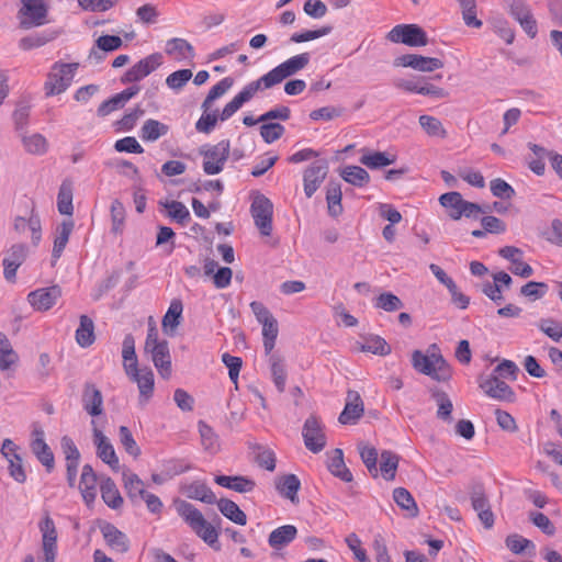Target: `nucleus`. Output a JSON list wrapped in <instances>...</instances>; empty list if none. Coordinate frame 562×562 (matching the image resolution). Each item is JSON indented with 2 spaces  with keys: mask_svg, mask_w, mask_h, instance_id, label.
I'll use <instances>...</instances> for the list:
<instances>
[{
  "mask_svg": "<svg viewBox=\"0 0 562 562\" xmlns=\"http://www.w3.org/2000/svg\"><path fill=\"white\" fill-rule=\"evenodd\" d=\"M311 60L310 53H302L290 57L270 71L247 83L222 110L221 119L227 121L255 94L265 89H270L281 83L284 79L292 77L304 69Z\"/></svg>",
  "mask_w": 562,
  "mask_h": 562,
  "instance_id": "obj_1",
  "label": "nucleus"
},
{
  "mask_svg": "<svg viewBox=\"0 0 562 562\" xmlns=\"http://www.w3.org/2000/svg\"><path fill=\"white\" fill-rule=\"evenodd\" d=\"M173 506L177 514L199 538H201L211 548L220 550V532L205 519L203 514L193 504L177 498L173 501Z\"/></svg>",
  "mask_w": 562,
  "mask_h": 562,
  "instance_id": "obj_2",
  "label": "nucleus"
},
{
  "mask_svg": "<svg viewBox=\"0 0 562 562\" xmlns=\"http://www.w3.org/2000/svg\"><path fill=\"white\" fill-rule=\"evenodd\" d=\"M144 352L150 357L160 376L168 380L172 373L169 345L167 340L159 338L158 330L153 325L147 330Z\"/></svg>",
  "mask_w": 562,
  "mask_h": 562,
  "instance_id": "obj_3",
  "label": "nucleus"
},
{
  "mask_svg": "<svg viewBox=\"0 0 562 562\" xmlns=\"http://www.w3.org/2000/svg\"><path fill=\"white\" fill-rule=\"evenodd\" d=\"M78 68V63H54L44 82L45 95L53 97L64 93L71 86Z\"/></svg>",
  "mask_w": 562,
  "mask_h": 562,
  "instance_id": "obj_4",
  "label": "nucleus"
},
{
  "mask_svg": "<svg viewBox=\"0 0 562 562\" xmlns=\"http://www.w3.org/2000/svg\"><path fill=\"white\" fill-rule=\"evenodd\" d=\"M412 364L416 371L437 381H445L450 375L445 359L436 352L425 355L419 350H415L412 355Z\"/></svg>",
  "mask_w": 562,
  "mask_h": 562,
  "instance_id": "obj_5",
  "label": "nucleus"
},
{
  "mask_svg": "<svg viewBox=\"0 0 562 562\" xmlns=\"http://www.w3.org/2000/svg\"><path fill=\"white\" fill-rule=\"evenodd\" d=\"M439 202L454 221L460 220L462 216L477 218L480 214L486 212L481 205L464 200L461 193L457 191L441 194Z\"/></svg>",
  "mask_w": 562,
  "mask_h": 562,
  "instance_id": "obj_6",
  "label": "nucleus"
},
{
  "mask_svg": "<svg viewBox=\"0 0 562 562\" xmlns=\"http://www.w3.org/2000/svg\"><path fill=\"white\" fill-rule=\"evenodd\" d=\"M201 155L203 156V171L209 176L217 175L223 171L231 155V143L228 139H222L215 145L202 148Z\"/></svg>",
  "mask_w": 562,
  "mask_h": 562,
  "instance_id": "obj_7",
  "label": "nucleus"
},
{
  "mask_svg": "<svg viewBox=\"0 0 562 562\" xmlns=\"http://www.w3.org/2000/svg\"><path fill=\"white\" fill-rule=\"evenodd\" d=\"M250 213L260 234L270 236L272 233V202L267 196L258 194L252 200Z\"/></svg>",
  "mask_w": 562,
  "mask_h": 562,
  "instance_id": "obj_8",
  "label": "nucleus"
},
{
  "mask_svg": "<svg viewBox=\"0 0 562 562\" xmlns=\"http://www.w3.org/2000/svg\"><path fill=\"white\" fill-rule=\"evenodd\" d=\"M477 383L479 387L490 398L505 402H512L515 398L512 387L496 374L480 375Z\"/></svg>",
  "mask_w": 562,
  "mask_h": 562,
  "instance_id": "obj_9",
  "label": "nucleus"
},
{
  "mask_svg": "<svg viewBox=\"0 0 562 562\" xmlns=\"http://www.w3.org/2000/svg\"><path fill=\"white\" fill-rule=\"evenodd\" d=\"M387 38L393 43H402L414 47L427 44L426 33L416 24L396 25L389 32Z\"/></svg>",
  "mask_w": 562,
  "mask_h": 562,
  "instance_id": "obj_10",
  "label": "nucleus"
},
{
  "mask_svg": "<svg viewBox=\"0 0 562 562\" xmlns=\"http://www.w3.org/2000/svg\"><path fill=\"white\" fill-rule=\"evenodd\" d=\"M302 436L306 449L313 453L321 452L326 446L327 439L324 431V425L315 416H310L305 420Z\"/></svg>",
  "mask_w": 562,
  "mask_h": 562,
  "instance_id": "obj_11",
  "label": "nucleus"
},
{
  "mask_svg": "<svg viewBox=\"0 0 562 562\" xmlns=\"http://www.w3.org/2000/svg\"><path fill=\"white\" fill-rule=\"evenodd\" d=\"M394 86L407 92L435 99H442L447 94L442 88L427 82L424 78H400L394 81Z\"/></svg>",
  "mask_w": 562,
  "mask_h": 562,
  "instance_id": "obj_12",
  "label": "nucleus"
},
{
  "mask_svg": "<svg viewBox=\"0 0 562 562\" xmlns=\"http://www.w3.org/2000/svg\"><path fill=\"white\" fill-rule=\"evenodd\" d=\"M92 426V436H93V443L97 448V456L100 458L104 463H106L113 471H119L120 469V461L115 453L114 447L109 440V438L100 430L95 422H91Z\"/></svg>",
  "mask_w": 562,
  "mask_h": 562,
  "instance_id": "obj_13",
  "label": "nucleus"
},
{
  "mask_svg": "<svg viewBox=\"0 0 562 562\" xmlns=\"http://www.w3.org/2000/svg\"><path fill=\"white\" fill-rule=\"evenodd\" d=\"M30 448L36 459L45 467L47 472H52L55 467V458L52 449L45 441V432L41 427H34Z\"/></svg>",
  "mask_w": 562,
  "mask_h": 562,
  "instance_id": "obj_14",
  "label": "nucleus"
},
{
  "mask_svg": "<svg viewBox=\"0 0 562 562\" xmlns=\"http://www.w3.org/2000/svg\"><path fill=\"white\" fill-rule=\"evenodd\" d=\"M29 247L25 244L12 245L2 260L3 276L7 281H14L18 269L26 260Z\"/></svg>",
  "mask_w": 562,
  "mask_h": 562,
  "instance_id": "obj_15",
  "label": "nucleus"
},
{
  "mask_svg": "<svg viewBox=\"0 0 562 562\" xmlns=\"http://www.w3.org/2000/svg\"><path fill=\"white\" fill-rule=\"evenodd\" d=\"M126 375L137 384L139 391V404L145 405L151 398L155 387V376L150 368H136Z\"/></svg>",
  "mask_w": 562,
  "mask_h": 562,
  "instance_id": "obj_16",
  "label": "nucleus"
},
{
  "mask_svg": "<svg viewBox=\"0 0 562 562\" xmlns=\"http://www.w3.org/2000/svg\"><path fill=\"white\" fill-rule=\"evenodd\" d=\"M60 296V288L53 285L30 292L27 301L35 311L44 312L52 308Z\"/></svg>",
  "mask_w": 562,
  "mask_h": 562,
  "instance_id": "obj_17",
  "label": "nucleus"
},
{
  "mask_svg": "<svg viewBox=\"0 0 562 562\" xmlns=\"http://www.w3.org/2000/svg\"><path fill=\"white\" fill-rule=\"evenodd\" d=\"M162 63V56L159 53H155L148 55L143 58L138 63H136L133 67H131L125 76L124 81L126 82H137L150 75L155 71Z\"/></svg>",
  "mask_w": 562,
  "mask_h": 562,
  "instance_id": "obj_18",
  "label": "nucleus"
},
{
  "mask_svg": "<svg viewBox=\"0 0 562 562\" xmlns=\"http://www.w3.org/2000/svg\"><path fill=\"white\" fill-rule=\"evenodd\" d=\"M328 172V165L325 160L314 161L305 171L303 176L304 180V193L307 198H311L319 188Z\"/></svg>",
  "mask_w": 562,
  "mask_h": 562,
  "instance_id": "obj_19",
  "label": "nucleus"
},
{
  "mask_svg": "<svg viewBox=\"0 0 562 562\" xmlns=\"http://www.w3.org/2000/svg\"><path fill=\"white\" fill-rule=\"evenodd\" d=\"M21 24L23 26H38L45 23L46 7L43 0H21Z\"/></svg>",
  "mask_w": 562,
  "mask_h": 562,
  "instance_id": "obj_20",
  "label": "nucleus"
},
{
  "mask_svg": "<svg viewBox=\"0 0 562 562\" xmlns=\"http://www.w3.org/2000/svg\"><path fill=\"white\" fill-rule=\"evenodd\" d=\"M42 535L43 555H57V530L54 520L48 513H45L38 522Z\"/></svg>",
  "mask_w": 562,
  "mask_h": 562,
  "instance_id": "obj_21",
  "label": "nucleus"
},
{
  "mask_svg": "<svg viewBox=\"0 0 562 562\" xmlns=\"http://www.w3.org/2000/svg\"><path fill=\"white\" fill-rule=\"evenodd\" d=\"M165 53L179 63H192L195 57L194 47L181 37L168 40L165 45Z\"/></svg>",
  "mask_w": 562,
  "mask_h": 562,
  "instance_id": "obj_22",
  "label": "nucleus"
},
{
  "mask_svg": "<svg viewBox=\"0 0 562 562\" xmlns=\"http://www.w3.org/2000/svg\"><path fill=\"white\" fill-rule=\"evenodd\" d=\"M363 402L357 392H348L347 402L338 420L342 425H353L363 414Z\"/></svg>",
  "mask_w": 562,
  "mask_h": 562,
  "instance_id": "obj_23",
  "label": "nucleus"
},
{
  "mask_svg": "<svg viewBox=\"0 0 562 562\" xmlns=\"http://www.w3.org/2000/svg\"><path fill=\"white\" fill-rule=\"evenodd\" d=\"M401 65L411 67L423 72H431L442 68L443 64L439 58L425 57L417 54H408L401 57Z\"/></svg>",
  "mask_w": 562,
  "mask_h": 562,
  "instance_id": "obj_24",
  "label": "nucleus"
},
{
  "mask_svg": "<svg viewBox=\"0 0 562 562\" xmlns=\"http://www.w3.org/2000/svg\"><path fill=\"white\" fill-rule=\"evenodd\" d=\"M20 139L25 153L34 156H43L49 149V143L47 138L41 133L22 132L20 133Z\"/></svg>",
  "mask_w": 562,
  "mask_h": 562,
  "instance_id": "obj_25",
  "label": "nucleus"
},
{
  "mask_svg": "<svg viewBox=\"0 0 562 562\" xmlns=\"http://www.w3.org/2000/svg\"><path fill=\"white\" fill-rule=\"evenodd\" d=\"M471 503L473 509L477 513L481 522L485 528H491L494 525V514L491 510L490 502L485 493L481 490H475L471 494Z\"/></svg>",
  "mask_w": 562,
  "mask_h": 562,
  "instance_id": "obj_26",
  "label": "nucleus"
},
{
  "mask_svg": "<svg viewBox=\"0 0 562 562\" xmlns=\"http://www.w3.org/2000/svg\"><path fill=\"white\" fill-rule=\"evenodd\" d=\"M82 405L91 416H99L103 413V396L94 384L86 383L82 393Z\"/></svg>",
  "mask_w": 562,
  "mask_h": 562,
  "instance_id": "obj_27",
  "label": "nucleus"
},
{
  "mask_svg": "<svg viewBox=\"0 0 562 562\" xmlns=\"http://www.w3.org/2000/svg\"><path fill=\"white\" fill-rule=\"evenodd\" d=\"M101 532L106 544L114 551L124 553L130 549V541L125 533L119 530L112 524H105L101 527Z\"/></svg>",
  "mask_w": 562,
  "mask_h": 562,
  "instance_id": "obj_28",
  "label": "nucleus"
},
{
  "mask_svg": "<svg viewBox=\"0 0 562 562\" xmlns=\"http://www.w3.org/2000/svg\"><path fill=\"white\" fill-rule=\"evenodd\" d=\"M301 488V482L295 474H285L276 480V490L278 493L293 504L299 503L297 492Z\"/></svg>",
  "mask_w": 562,
  "mask_h": 562,
  "instance_id": "obj_29",
  "label": "nucleus"
},
{
  "mask_svg": "<svg viewBox=\"0 0 562 562\" xmlns=\"http://www.w3.org/2000/svg\"><path fill=\"white\" fill-rule=\"evenodd\" d=\"M214 481L220 486L238 493H250L256 487V482L252 479L241 475H216Z\"/></svg>",
  "mask_w": 562,
  "mask_h": 562,
  "instance_id": "obj_30",
  "label": "nucleus"
},
{
  "mask_svg": "<svg viewBox=\"0 0 562 562\" xmlns=\"http://www.w3.org/2000/svg\"><path fill=\"white\" fill-rule=\"evenodd\" d=\"M79 488L86 504H92L97 497V474L90 464L82 468Z\"/></svg>",
  "mask_w": 562,
  "mask_h": 562,
  "instance_id": "obj_31",
  "label": "nucleus"
},
{
  "mask_svg": "<svg viewBox=\"0 0 562 562\" xmlns=\"http://www.w3.org/2000/svg\"><path fill=\"white\" fill-rule=\"evenodd\" d=\"M72 229H74V222L71 220H66V221L61 222V224H59L56 227L54 246H53V251H52V257H53L54 262L60 258V256L69 240V236L72 233Z\"/></svg>",
  "mask_w": 562,
  "mask_h": 562,
  "instance_id": "obj_32",
  "label": "nucleus"
},
{
  "mask_svg": "<svg viewBox=\"0 0 562 562\" xmlns=\"http://www.w3.org/2000/svg\"><path fill=\"white\" fill-rule=\"evenodd\" d=\"M327 467L329 472L339 477L344 482H351L352 481V474L347 469L345 461H344V453L342 450L339 448L334 449L328 454V462Z\"/></svg>",
  "mask_w": 562,
  "mask_h": 562,
  "instance_id": "obj_33",
  "label": "nucleus"
},
{
  "mask_svg": "<svg viewBox=\"0 0 562 562\" xmlns=\"http://www.w3.org/2000/svg\"><path fill=\"white\" fill-rule=\"evenodd\" d=\"M297 535V529L293 525H283L272 530L268 538V543L273 549H281L291 543Z\"/></svg>",
  "mask_w": 562,
  "mask_h": 562,
  "instance_id": "obj_34",
  "label": "nucleus"
},
{
  "mask_svg": "<svg viewBox=\"0 0 562 562\" xmlns=\"http://www.w3.org/2000/svg\"><path fill=\"white\" fill-rule=\"evenodd\" d=\"M396 156L386 151L367 150L360 157V162L370 169H379L394 164Z\"/></svg>",
  "mask_w": 562,
  "mask_h": 562,
  "instance_id": "obj_35",
  "label": "nucleus"
},
{
  "mask_svg": "<svg viewBox=\"0 0 562 562\" xmlns=\"http://www.w3.org/2000/svg\"><path fill=\"white\" fill-rule=\"evenodd\" d=\"M101 497L103 502L112 509H117L123 505V498L110 477H104L100 483Z\"/></svg>",
  "mask_w": 562,
  "mask_h": 562,
  "instance_id": "obj_36",
  "label": "nucleus"
},
{
  "mask_svg": "<svg viewBox=\"0 0 562 562\" xmlns=\"http://www.w3.org/2000/svg\"><path fill=\"white\" fill-rule=\"evenodd\" d=\"M198 429L201 437V445L207 453L215 454L220 451L221 443L217 434L205 422L198 423Z\"/></svg>",
  "mask_w": 562,
  "mask_h": 562,
  "instance_id": "obj_37",
  "label": "nucleus"
},
{
  "mask_svg": "<svg viewBox=\"0 0 562 562\" xmlns=\"http://www.w3.org/2000/svg\"><path fill=\"white\" fill-rule=\"evenodd\" d=\"M216 505L221 514L227 519L240 526L246 525L247 516L235 502L227 498H221L216 501Z\"/></svg>",
  "mask_w": 562,
  "mask_h": 562,
  "instance_id": "obj_38",
  "label": "nucleus"
},
{
  "mask_svg": "<svg viewBox=\"0 0 562 562\" xmlns=\"http://www.w3.org/2000/svg\"><path fill=\"white\" fill-rule=\"evenodd\" d=\"M168 132V125L157 120L148 119L144 122L139 136L144 142H156L158 138L167 135Z\"/></svg>",
  "mask_w": 562,
  "mask_h": 562,
  "instance_id": "obj_39",
  "label": "nucleus"
},
{
  "mask_svg": "<svg viewBox=\"0 0 562 562\" xmlns=\"http://www.w3.org/2000/svg\"><path fill=\"white\" fill-rule=\"evenodd\" d=\"M19 361L18 353L13 350L8 337L0 331V371L10 370Z\"/></svg>",
  "mask_w": 562,
  "mask_h": 562,
  "instance_id": "obj_40",
  "label": "nucleus"
},
{
  "mask_svg": "<svg viewBox=\"0 0 562 562\" xmlns=\"http://www.w3.org/2000/svg\"><path fill=\"white\" fill-rule=\"evenodd\" d=\"M122 358L125 373L134 371L138 367L135 351V339L132 334L125 335L122 342Z\"/></svg>",
  "mask_w": 562,
  "mask_h": 562,
  "instance_id": "obj_41",
  "label": "nucleus"
},
{
  "mask_svg": "<svg viewBox=\"0 0 562 562\" xmlns=\"http://www.w3.org/2000/svg\"><path fill=\"white\" fill-rule=\"evenodd\" d=\"M94 339V325L92 319L87 315H81L79 327L76 330L77 344L82 348H87L93 344Z\"/></svg>",
  "mask_w": 562,
  "mask_h": 562,
  "instance_id": "obj_42",
  "label": "nucleus"
},
{
  "mask_svg": "<svg viewBox=\"0 0 562 562\" xmlns=\"http://www.w3.org/2000/svg\"><path fill=\"white\" fill-rule=\"evenodd\" d=\"M187 496L202 503L212 505L216 503V496L213 491L202 482H193L186 490Z\"/></svg>",
  "mask_w": 562,
  "mask_h": 562,
  "instance_id": "obj_43",
  "label": "nucleus"
},
{
  "mask_svg": "<svg viewBox=\"0 0 562 562\" xmlns=\"http://www.w3.org/2000/svg\"><path fill=\"white\" fill-rule=\"evenodd\" d=\"M182 312L183 304L181 300H172L162 318V327L167 333H169V330L173 331L179 326L182 317Z\"/></svg>",
  "mask_w": 562,
  "mask_h": 562,
  "instance_id": "obj_44",
  "label": "nucleus"
},
{
  "mask_svg": "<svg viewBox=\"0 0 562 562\" xmlns=\"http://www.w3.org/2000/svg\"><path fill=\"white\" fill-rule=\"evenodd\" d=\"M269 364L273 383L279 392H283L286 382L284 361L277 355H270Z\"/></svg>",
  "mask_w": 562,
  "mask_h": 562,
  "instance_id": "obj_45",
  "label": "nucleus"
},
{
  "mask_svg": "<svg viewBox=\"0 0 562 562\" xmlns=\"http://www.w3.org/2000/svg\"><path fill=\"white\" fill-rule=\"evenodd\" d=\"M360 351L370 352L378 356H386L391 352L390 345L380 336L370 335L359 346Z\"/></svg>",
  "mask_w": 562,
  "mask_h": 562,
  "instance_id": "obj_46",
  "label": "nucleus"
},
{
  "mask_svg": "<svg viewBox=\"0 0 562 562\" xmlns=\"http://www.w3.org/2000/svg\"><path fill=\"white\" fill-rule=\"evenodd\" d=\"M341 178L356 187H364L370 181V176L366 169L359 166H347L341 170Z\"/></svg>",
  "mask_w": 562,
  "mask_h": 562,
  "instance_id": "obj_47",
  "label": "nucleus"
},
{
  "mask_svg": "<svg viewBox=\"0 0 562 562\" xmlns=\"http://www.w3.org/2000/svg\"><path fill=\"white\" fill-rule=\"evenodd\" d=\"M393 499L402 509L407 510L412 517L418 515V507L412 494L404 487L393 491Z\"/></svg>",
  "mask_w": 562,
  "mask_h": 562,
  "instance_id": "obj_48",
  "label": "nucleus"
},
{
  "mask_svg": "<svg viewBox=\"0 0 562 562\" xmlns=\"http://www.w3.org/2000/svg\"><path fill=\"white\" fill-rule=\"evenodd\" d=\"M123 483L127 492V495L132 501H135L137 497H140L145 492L143 481L135 473L124 471Z\"/></svg>",
  "mask_w": 562,
  "mask_h": 562,
  "instance_id": "obj_49",
  "label": "nucleus"
},
{
  "mask_svg": "<svg viewBox=\"0 0 562 562\" xmlns=\"http://www.w3.org/2000/svg\"><path fill=\"white\" fill-rule=\"evenodd\" d=\"M57 207L60 214L70 216L74 212L72 206V188L69 182H63L58 196H57Z\"/></svg>",
  "mask_w": 562,
  "mask_h": 562,
  "instance_id": "obj_50",
  "label": "nucleus"
},
{
  "mask_svg": "<svg viewBox=\"0 0 562 562\" xmlns=\"http://www.w3.org/2000/svg\"><path fill=\"white\" fill-rule=\"evenodd\" d=\"M432 397L435 398L438 406L437 417L439 419H442L443 422L450 423L452 420L451 414L453 409V404L449 398L448 394L442 391H436L434 392Z\"/></svg>",
  "mask_w": 562,
  "mask_h": 562,
  "instance_id": "obj_51",
  "label": "nucleus"
},
{
  "mask_svg": "<svg viewBox=\"0 0 562 562\" xmlns=\"http://www.w3.org/2000/svg\"><path fill=\"white\" fill-rule=\"evenodd\" d=\"M326 200L328 204V212L333 216L341 213V189L339 183L330 182L327 188Z\"/></svg>",
  "mask_w": 562,
  "mask_h": 562,
  "instance_id": "obj_52",
  "label": "nucleus"
},
{
  "mask_svg": "<svg viewBox=\"0 0 562 562\" xmlns=\"http://www.w3.org/2000/svg\"><path fill=\"white\" fill-rule=\"evenodd\" d=\"M232 86H233V79L231 77H225L222 80H220L209 91L205 100L202 103V108L205 111H209V109L211 108L213 101H215L216 99H218L223 94H225L231 89Z\"/></svg>",
  "mask_w": 562,
  "mask_h": 562,
  "instance_id": "obj_53",
  "label": "nucleus"
},
{
  "mask_svg": "<svg viewBox=\"0 0 562 562\" xmlns=\"http://www.w3.org/2000/svg\"><path fill=\"white\" fill-rule=\"evenodd\" d=\"M398 465V457L391 451L381 453L380 471L385 480H393Z\"/></svg>",
  "mask_w": 562,
  "mask_h": 562,
  "instance_id": "obj_54",
  "label": "nucleus"
},
{
  "mask_svg": "<svg viewBox=\"0 0 562 562\" xmlns=\"http://www.w3.org/2000/svg\"><path fill=\"white\" fill-rule=\"evenodd\" d=\"M418 122L423 130L432 137H446L447 132L442 126V123L435 116L431 115H420Z\"/></svg>",
  "mask_w": 562,
  "mask_h": 562,
  "instance_id": "obj_55",
  "label": "nucleus"
},
{
  "mask_svg": "<svg viewBox=\"0 0 562 562\" xmlns=\"http://www.w3.org/2000/svg\"><path fill=\"white\" fill-rule=\"evenodd\" d=\"M537 327L553 341L559 342L562 339V322L553 318H541Z\"/></svg>",
  "mask_w": 562,
  "mask_h": 562,
  "instance_id": "obj_56",
  "label": "nucleus"
},
{
  "mask_svg": "<svg viewBox=\"0 0 562 562\" xmlns=\"http://www.w3.org/2000/svg\"><path fill=\"white\" fill-rule=\"evenodd\" d=\"M168 211V215L171 220L179 224H186L190 218V212L188 207L179 201H170L164 204Z\"/></svg>",
  "mask_w": 562,
  "mask_h": 562,
  "instance_id": "obj_57",
  "label": "nucleus"
},
{
  "mask_svg": "<svg viewBox=\"0 0 562 562\" xmlns=\"http://www.w3.org/2000/svg\"><path fill=\"white\" fill-rule=\"evenodd\" d=\"M262 326L263 348L267 355H270L274 348L276 339L278 337V323L277 319H272Z\"/></svg>",
  "mask_w": 562,
  "mask_h": 562,
  "instance_id": "obj_58",
  "label": "nucleus"
},
{
  "mask_svg": "<svg viewBox=\"0 0 562 562\" xmlns=\"http://www.w3.org/2000/svg\"><path fill=\"white\" fill-rule=\"evenodd\" d=\"M119 438L121 445L124 447L125 451L132 457L136 458L140 454V449L137 446L131 430L126 426H121L119 428Z\"/></svg>",
  "mask_w": 562,
  "mask_h": 562,
  "instance_id": "obj_59",
  "label": "nucleus"
},
{
  "mask_svg": "<svg viewBox=\"0 0 562 562\" xmlns=\"http://www.w3.org/2000/svg\"><path fill=\"white\" fill-rule=\"evenodd\" d=\"M374 306L386 312H393L400 310L403 304L396 295L387 292L382 293L376 297Z\"/></svg>",
  "mask_w": 562,
  "mask_h": 562,
  "instance_id": "obj_60",
  "label": "nucleus"
},
{
  "mask_svg": "<svg viewBox=\"0 0 562 562\" xmlns=\"http://www.w3.org/2000/svg\"><path fill=\"white\" fill-rule=\"evenodd\" d=\"M509 14L518 23L532 15L530 5L526 0H512L509 3Z\"/></svg>",
  "mask_w": 562,
  "mask_h": 562,
  "instance_id": "obj_61",
  "label": "nucleus"
},
{
  "mask_svg": "<svg viewBox=\"0 0 562 562\" xmlns=\"http://www.w3.org/2000/svg\"><path fill=\"white\" fill-rule=\"evenodd\" d=\"M284 133V126L279 123H265L260 127V135L267 144L278 140Z\"/></svg>",
  "mask_w": 562,
  "mask_h": 562,
  "instance_id": "obj_62",
  "label": "nucleus"
},
{
  "mask_svg": "<svg viewBox=\"0 0 562 562\" xmlns=\"http://www.w3.org/2000/svg\"><path fill=\"white\" fill-rule=\"evenodd\" d=\"M490 189L492 194L499 199H512L515 195L514 188L501 178L493 179Z\"/></svg>",
  "mask_w": 562,
  "mask_h": 562,
  "instance_id": "obj_63",
  "label": "nucleus"
},
{
  "mask_svg": "<svg viewBox=\"0 0 562 562\" xmlns=\"http://www.w3.org/2000/svg\"><path fill=\"white\" fill-rule=\"evenodd\" d=\"M192 78L190 69H180L173 71L166 78V85L173 90L181 89Z\"/></svg>",
  "mask_w": 562,
  "mask_h": 562,
  "instance_id": "obj_64",
  "label": "nucleus"
}]
</instances>
